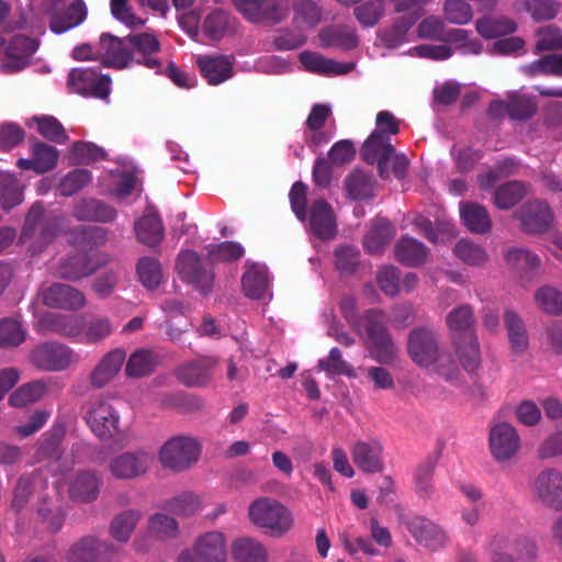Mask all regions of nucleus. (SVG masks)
Returning a JSON list of instances; mask_svg holds the SVG:
<instances>
[{"label":"nucleus","mask_w":562,"mask_h":562,"mask_svg":"<svg viewBox=\"0 0 562 562\" xmlns=\"http://www.w3.org/2000/svg\"><path fill=\"white\" fill-rule=\"evenodd\" d=\"M136 271L140 283L147 289H156L162 280L160 262L151 257L139 259Z\"/></svg>","instance_id":"nucleus-57"},{"label":"nucleus","mask_w":562,"mask_h":562,"mask_svg":"<svg viewBox=\"0 0 562 562\" xmlns=\"http://www.w3.org/2000/svg\"><path fill=\"white\" fill-rule=\"evenodd\" d=\"M505 326L512 348L516 352H524L528 348L529 336L521 317L513 311H507Z\"/></svg>","instance_id":"nucleus-51"},{"label":"nucleus","mask_w":562,"mask_h":562,"mask_svg":"<svg viewBox=\"0 0 562 562\" xmlns=\"http://www.w3.org/2000/svg\"><path fill=\"white\" fill-rule=\"evenodd\" d=\"M300 61L306 70L321 75H340L347 71L344 65L315 52H302L300 54Z\"/></svg>","instance_id":"nucleus-49"},{"label":"nucleus","mask_w":562,"mask_h":562,"mask_svg":"<svg viewBox=\"0 0 562 562\" xmlns=\"http://www.w3.org/2000/svg\"><path fill=\"white\" fill-rule=\"evenodd\" d=\"M350 453L360 471L378 473L383 470V446L378 439L356 441L351 446Z\"/></svg>","instance_id":"nucleus-24"},{"label":"nucleus","mask_w":562,"mask_h":562,"mask_svg":"<svg viewBox=\"0 0 562 562\" xmlns=\"http://www.w3.org/2000/svg\"><path fill=\"white\" fill-rule=\"evenodd\" d=\"M153 461V454L145 450L127 451L111 459L109 471L115 479L133 480L145 475Z\"/></svg>","instance_id":"nucleus-15"},{"label":"nucleus","mask_w":562,"mask_h":562,"mask_svg":"<svg viewBox=\"0 0 562 562\" xmlns=\"http://www.w3.org/2000/svg\"><path fill=\"white\" fill-rule=\"evenodd\" d=\"M460 216L463 224L472 233L484 234L491 228V218L487 211L477 203H460Z\"/></svg>","instance_id":"nucleus-42"},{"label":"nucleus","mask_w":562,"mask_h":562,"mask_svg":"<svg viewBox=\"0 0 562 562\" xmlns=\"http://www.w3.org/2000/svg\"><path fill=\"white\" fill-rule=\"evenodd\" d=\"M236 10L249 22L278 23L286 15L284 0H233Z\"/></svg>","instance_id":"nucleus-13"},{"label":"nucleus","mask_w":562,"mask_h":562,"mask_svg":"<svg viewBox=\"0 0 562 562\" xmlns=\"http://www.w3.org/2000/svg\"><path fill=\"white\" fill-rule=\"evenodd\" d=\"M488 442L491 454L501 463L512 461L521 448V440L516 428L505 422L491 428Z\"/></svg>","instance_id":"nucleus-12"},{"label":"nucleus","mask_w":562,"mask_h":562,"mask_svg":"<svg viewBox=\"0 0 562 562\" xmlns=\"http://www.w3.org/2000/svg\"><path fill=\"white\" fill-rule=\"evenodd\" d=\"M293 23L300 31L314 29L322 20V8L314 0H294Z\"/></svg>","instance_id":"nucleus-41"},{"label":"nucleus","mask_w":562,"mask_h":562,"mask_svg":"<svg viewBox=\"0 0 562 562\" xmlns=\"http://www.w3.org/2000/svg\"><path fill=\"white\" fill-rule=\"evenodd\" d=\"M142 518L143 514L138 509L122 510L112 518L109 533L115 541L126 543L130 541Z\"/></svg>","instance_id":"nucleus-38"},{"label":"nucleus","mask_w":562,"mask_h":562,"mask_svg":"<svg viewBox=\"0 0 562 562\" xmlns=\"http://www.w3.org/2000/svg\"><path fill=\"white\" fill-rule=\"evenodd\" d=\"M318 38L323 47L345 50L356 48L359 43L356 30L346 25H330L324 27L319 32Z\"/></svg>","instance_id":"nucleus-35"},{"label":"nucleus","mask_w":562,"mask_h":562,"mask_svg":"<svg viewBox=\"0 0 562 562\" xmlns=\"http://www.w3.org/2000/svg\"><path fill=\"white\" fill-rule=\"evenodd\" d=\"M176 269L179 277L193 285L202 293H207L214 282V273L201 261L200 256L193 250H184L178 255Z\"/></svg>","instance_id":"nucleus-10"},{"label":"nucleus","mask_w":562,"mask_h":562,"mask_svg":"<svg viewBox=\"0 0 562 562\" xmlns=\"http://www.w3.org/2000/svg\"><path fill=\"white\" fill-rule=\"evenodd\" d=\"M394 147L387 135L372 132L361 148V157L368 164H378L379 173L382 178L390 176L387 164L393 155Z\"/></svg>","instance_id":"nucleus-26"},{"label":"nucleus","mask_w":562,"mask_h":562,"mask_svg":"<svg viewBox=\"0 0 562 562\" xmlns=\"http://www.w3.org/2000/svg\"><path fill=\"white\" fill-rule=\"evenodd\" d=\"M241 282L243 289L249 297L265 299L269 295L270 280L265 266H249L243 276Z\"/></svg>","instance_id":"nucleus-39"},{"label":"nucleus","mask_w":562,"mask_h":562,"mask_svg":"<svg viewBox=\"0 0 562 562\" xmlns=\"http://www.w3.org/2000/svg\"><path fill=\"white\" fill-rule=\"evenodd\" d=\"M233 558L238 562H268V553L261 542L243 537L232 544Z\"/></svg>","instance_id":"nucleus-44"},{"label":"nucleus","mask_w":562,"mask_h":562,"mask_svg":"<svg viewBox=\"0 0 562 562\" xmlns=\"http://www.w3.org/2000/svg\"><path fill=\"white\" fill-rule=\"evenodd\" d=\"M447 326L453 333V345L460 358L462 368L474 371L481 361L480 345L474 334L475 318L469 305H462L452 310L447 315Z\"/></svg>","instance_id":"nucleus-1"},{"label":"nucleus","mask_w":562,"mask_h":562,"mask_svg":"<svg viewBox=\"0 0 562 562\" xmlns=\"http://www.w3.org/2000/svg\"><path fill=\"white\" fill-rule=\"evenodd\" d=\"M527 193V188L519 181H509L497 188L494 193V203L501 210L515 206Z\"/></svg>","instance_id":"nucleus-54"},{"label":"nucleus","mask_w":562,"mask_h":562,"mask_svg":"<svg viewBox=\"0 0 562 562\" xmlns=\"http://www.w3.org/2000/svg\"><path fill=\"white\" fill-rule=\"evenodd\" d=\"M114 321L105 315H91L83 322L81 344L100 345L115 330Z\"/></svg>","instance_id":"nucleus-36"},{"label":"nucleus","mask_w":562,"mask_h":562,"mask_svg":"<svg viewBox=\"0 0 562 562\" xmlns=\"http://www.w3.org/2000/svg\"><path fill=\"white\" fill-rule=\"evenodd\" d=\"M68 85L77 93L106 99L111 79L91 68H75L68 74Z\"/></svg>","instance_id":"nucleus-19"},{"label":"nucleus","mask_w":562,"mask_h":562,"mask_svg":"<svg viewBox=\"0 0 562 562\" xmlns=\"http://www.w3.org/2000/svg\"><path fill=\"white\" fill-rule=\"evenodd\" d=\"M100 482V477L93 472H78L69 483V495L77 502H92L99 495Z\"/></svg>","instance_id":"nucleus-37"},{"label":"nucleus","mask_w":562,"mask_h":562,"mask_svg":"<svg viewBox=\"0 0 562 562\" xmlns=\"http://www.w3.org/2000/svg\"><path fill=\"white\" fill-rule=\"evenodd\" d=\"M32 122L37 125V131L43 137L58 144H64L68 140L65 128L54 116H34Z\"/></svg>","instance_id":"nucleus-62"},{"label":"nucleus","mask_w":562,"mask_h":562,"mask_svg":"<svg viewBox=\"0 0 562 562\" xmlns=\"http://www.w3.org/2000/svg\"><path fill=\"white\" fill-rule=\"evenodd\" d=\"M407 528L413 538L429 551H438L449 542L447 531L440 525L424 516L409 519Z\"/></svg>","instance_id":"nucleus-20"},{"label":"nucleus","mask_w":562,"mask_h":562,"mask_svg":"<svg viewBox=\"0 0 562 562\" xmlns=\"http://www.w3.org/2000/svg\"><path fill=\"white\" fill-rule=\"evenodd\" d=\"M396 259L409 267H417L426 262L428 257L427 247L419 240L403 236L395 245Z\"/></svg>","instance_id":"nucleus-40"},{"label":"nucleus","mask_w":562,"mask_h":562,"mask_svg":"<svg viewBox=\"0 0 562 562\" xmlns=\"http://www.w3.org/2000/svg\"><path fill=\"white\" fill-rule=\"evenodd\" d=\"M310 228L319 239H333L337 223L331 206L324 200H316L310 207Z\"/></svg>","instance_id":"nucleus-30"},{"label":"nucleus","mask_w":562,"mask_h":562,"mask_svg":"<svg viewBox=\"0 0 562 562\" xmlns=\"http://www.w3.org/2000/svg\"><path fill=\"white\" fill-rule=\"evenodd\" d=\"M439 351V335L435 329L429 326H419L409 331L407 352L418 367H430Z\"/></svg>","instance_id":"nucleus-9"},{"label":"nucleus","mask_w":562,"mask_h":562,"mask_svg":"<svg viewBox=\"0 0 562 562\" xmlns=\"http://www.w3.org/2000/svg\"><path fill=\"white\" fill-rule=\"evenodd\" d=\"M475 29L482 37L490 40L514 33L517 24L505 16L486 15L476 20Z\"/></svg>","instance_id":"nucleus-47"},{"label":"nucleus","mask_w":562,"mask_h":562,"mask_svg":"<svg viewBox=\"0 0 562 562\" xmlns=\"http://www.w3.org/2000/svg\"><path fill=\"white\" fill-rule=\"evenodd\" d=\"M538 104L533 97L519 91L508 92L505 100H495L490 104L488 113L493 117L508 115L512 120L526 121L537 111Z\"/></svg>","instance_id":"nucleus-14"},{"label":"nucleus","mask_w":562,"mask_h":562,"mask_svg":"<svg viewBox=\"0 0 562 562\" xmlns=\"http://www.w3.org/2000/svg\"><path fill=\"white\" fill-rule=\"evenodd\" d=\"M179 535L180 526L175 517L164 513H155L148 516L146 532L134 539L133 548L139 553H146L151 549L154 541H172Z\"/></svg>","instance_id":"nucleus-7"},{"label":"nucleus","mask_w":562,"mask_h":562,"mask_svg":"<svg viewBox=\"0 0 562 562\" xmlns=\"http://www.w3.org/2000/svg\"><path fill=\"white\" fill-rule=\"evenodd\" d=\"M233 31V24L228 14L222 9H214L207 13L202 32L211 41H220Z\"/></svg>","instance_id":"nucleus-45"},{"label":"nucleus","mask_w":562,"mask_h":562,"mask_svg":"<svg viewBox=\"0 0 562 562\" xmlns=\"http://www.w3.org/2000/svg\"><path fill=\"white\" fill-rule=\"evenodd\" d=\"M514 5L518 12H528L535 21L551 20L561 8L557 0H517Z\"/></svg>","instance_id":"nucleus-50"},{"label":"nucleus","mask_w":562,"mask_h":562,"mask_svg":"<svg viewBox=\"0 0 562 562\" xmlns=\"http://www.w3.org/2000/svg\"><path fill=\"white\" fill-rule=\"evenodd\" d=\"M135 232L140 243L155 247L164 238L161 220L156 214H147L135 223Z\"/></svg>","instance_id":"nucleus-46"},{"label":"nucleus","mask_w":562,"mask_h":562,"mask_svg":"<svg viewBox=\"0 0 562 562\" xmlns=\"http://www.w3.org/2000/svg\"><path fill=\"white\" fill-rule=\"evenodd\" d=\"M535 303L539 310L550 315L562 314V292L551 285H543L535 292Z\"/></svg>","instance_id":"nucleus-55"},{"label":"nucleus","mask_w":562,"mask_h":562,"mask_svg":"<svg viewBox=\"0 0 562 562\" xmlns=\"http://www.w3.org/2000/svg\"><path fill=\"white\" fill-rule=\"evenodd\" d=\"M63 220L58 216L46 217L43 206L34 204L29 211L21 238H35L38 246L49 243L58 233Z\"/></svg>","instance_id":"nucleus-11"},{"label":"nucleus","mask_w":562,"mask_h":562,"mask_svg":"<svg viewBox=\"0 0 562 562\" xmlns=\"http://www.w3.org/2000/svg\"><path fill=\"white\" fill-rule=\"evenodd\" d=\"M157 364V357L150 350L138 349L128 357L125 373L130 378H143L153 373Z\"/></svg>","instance_id":"nucleus-48"},{"label":"nucleus","mask_w":562,"mask_h":562,"mask_svg":"<svg viewBox=\"0 0 562 562\" xmlns=\"http://www.w3.org/2000/svg\"><path fill=\"white\" fill-rule=\"evenodd\" d=\"M46 392L43 381H33L20 386L9 398L12 406L22 407L41 400Z\"/></svg>","instance_id":"nucleus-59"},{"label":"nucleus","mask_w":562,"mask_h":562,"mask_svg":"<svg viewBox=\"0 0 562 562\" xmlns=\"http://www.w3.org/2000/svg\"><path fill=\"white\" fill-rule=\"evenodd\" d=\"M75 215L81 221L111 222L115 218V211L97 200L83 201L75 211Z\"/></svg>","instance_id":"nucleus-53"},{"label":"nucleus","mask_w":562,"mask_h":562,"mask_svg":"<svg viewBox=\"0 0 562 562\" xmlns=\"http://www.w3.org/2000/svg\"><path fill=\"white\" fill-rule=\"evenodd\" d=\"M520 70L529 76H555L562 77V54L543 56L530 64L521 66Z\"/></svg>","instance_id":"nucleus-52"},{"label":"nucleus","mask_w":562,"mask_h":562,"mask_svg":"<svg viewBox=\"0 0 562 562\" xmlns=\"http://www.w3.org/2000/svg\"><path fill=\"white\" fill-rule=\"evenodd\" d=\"M431 366H434L436 373L448 382L457 381L460 378V366L462 363L456 351L452 353L440 350Z\"/></svg>","instance_id":"nucleus-56"},{"label":"nucleus","mask_w":562,"mask_h":562,"mask_svg":"<svg viewBox=\"0 0 562 562\" xmlns=\"http://www.w3.org/2000/svg\"><path fill=\"white\" fill-rule=\"evenodd\" d=\"M196 63L203 77L211 85H220L233 76V61L227 56H200Z\"/></svg>","instance_id":"nucleus-33"},{"label":"nucleus","mask_w":562,"mask_h":562,"mask_svg":"<svg viewBox=\"0 0 562 562\" xmlns=\"http://www.w3.org/2000/svg\"><path fill=\"white\" fill-rule=\"evenodd\" d=\"M207 258L211 263L237 260L244 255V248L238 243L224 241L207 246Z\"/></svg>","instance_id":"nucleus-63"},{"label":"nucleus","mask_w":562,"mask_h":562,"mask_svg":"<svg viewBox=\"0 0 562 562\" xmlns=\"http://www.w3.org/2000/svg\"><path fill=\"white\" fill-rule=\"evenodd\" d=\"M227 558L226 536L211 530L199 535L189 548L183 549L177 562H226Z\"/></svg>","instance_id":"nucleus-5"},{"label":"nucleus","mask_w":562,"mask_h":562,"mask_svg":"<svg viewBox=\"0 0 562 562\" xmlns=\"http://www.w3.org/2000/svg\"><path fill=\"white\" fill-rule=\"evenodd\" d=\"M131 64H143L157 72L162 71L161 63L153 54L159 50L160 44L157 37L150 33H137L127 36Z\"/></svg>","instance_id":"nucleus-23"},{"label":"nucleus","mask_w":562,"mask_h":562,"mask_svg":"<svg viewBox=\"0 0 562 562\" xmlns=\"http://www.w3.org/2000/svg\"><path fill=\"white\" fill-rule=\"evenodd\" d=\"M75 352L65 345L43 344L30 355L33 366L44 371H61L75 361Z\"/></svg>","instance_id":"nucleus-18"},{"label":"nucleus","mask_w":562,"mask_h":562,"mask_svg":"<svg viewBox=\"0 0 562 562\" xmlns=\"http://www.w3.org/2000/svg\"><path fill=\"white\" fill-rule=\"evenodd\" d=\"M86 420L98 437L110 438L119 429L120 416L108 400L99 398L88 405Z\"/></svg>","instance_id":"nucleus-17"},{"label":"nucleus","mask_w":562,"mask_h":562,"mask_svg":"<svg viewBox=\"0 0 562 562\" xmlns=\"http://www.w3.org/2000/svg\"><path fill=\"white\" fill-rule=\"evenodd\" d=\"M110 262L105 254H97L90 257L76 255L68 258L59 267V274L69 280H79L92 274L95 270Z\"/></svg>","instance_id":"nucleus-28"},{"label":"nucleus","mask_w":562,"mask_h":562,"mask_svg":"<svg viewBox=\"0 0 562 562\" xmlns=\"http://www.w3.org/2000/svg\"><path fill=\"white\" fill-rule=\"evenodd\" d=\"M394 235L393 225L387 220L379 218L366 235L363 246L368 252L379 254L389 245Z\"/></svg>","instance_id":"nucleus-43"},{"label":"nucleus","mask_w":562,"mask_h":562,"mask_svg":"<svg viewBox=\"0 0 562 562\" xmlns=\"http://www.w3.org/2000/svg\"><path fill=\"white\" fill-rule=\"evenodd\" d=\"M250 521L269 531L271 536L280 537L293 526L290 509L281 502L271 497H258L248 507Z\"/></svg>","instance_id":"nucleus-3"},{"label":"nucleus","mask_w":562,"mask_h":562,"mask_svg":"<svg viewBox=\"0 0 562 562\" xmlns=\"http://www.w3.org/2000/svg\"><path fill=\"white\" fill-rule=\"evenodd\" d=\"M436 461L428 459L420 463L414 473L415 490L423 498H429L434 494L432 476Z\"/></svg>","instance_id":"nucleus-60"},{"label":"nucleus","mask_w":562,"mask_h":562,"mask_svg":"<svg viewBox=\"0 0 562 562\" xmlns=\"http://www.w3.org/2000/svg\"><path fill=\"white\" fill-rule=\"evenodd\" d=\"M95 55L106 66L116 68L130 66L131 55L127 36L121 40L109 34H102L95 48Z\"/></svg>","instance_id":"nucleus-27"},{"label":"nucleus","mask_w":562,"mask_h":562,"mask_svg":"<svg viewBox=\"0 0 562 562\" xmlns=\"http://www.w3.org/2000/svg\"><path fill=\"white\" fill-rule=\"evenodd\" d=\"M318 368L329 374L356 376L353 367L342 359L338 348H333L326 358L321 359Z\"/></svg>","instance_id":"nucleus-64"},{"label":"nucleus","mask_w":562,"mask_h":562,"mask_svg":"<svg viewBox=\"0 0 562 562\" xmlns=\"http://www.w3.org/2000/svg\"><path fill=\"white\" fill-rule=\"evenodd\" d=\"M38 41L25 35L13 36L4 47V58L0 68L5 74L23 70L38 48Z\"/></svg>","instance_id":"nucleus-16"},{"label":"nucleus","mask_w":562,"mask_h":562,"mask_svg":"<svg viewBox=\"0 0 562 562\" xmlns=\"http://www.w3.org/2000/svg\"><path fill=\"white\" fill-rule=\"evenodd\" d=\"M505 260L519 279L527 281L531 280L533 272L541 265V260L536 254L517 247L508 249Z\"/></svg>","instance_id":"nucleus-34"},{"label":"nucleus","mask_w":562,"mask_h":562,"mask_svg":"<svg viewBox=\"0 0 562 562\" xmlns=\"http://www.w3.org/2000/svg\"><path fill=\"white\" fill-rule=\"evenodd\" d=\"M45 11L49 18V27L56 34H61L81 24L87 16V8L82 0H45Z\"/></svg>","instance_id":"nucleus-8"},{"label":"nucleus","mask_w":562,"mask_h":562,"mask_svg":"<svg viewBox=\"0 0 562 562\" xmlns=\"http://www.w3.org/2000/svg\"><path fill=\"white\" fill-rule=\"evenodd\" d=\"M114 553L115 548L111 542L87 536L71 544L67 560L69 562H106Z\"/></svg>","instance_id":"nucleus-21"},{"label":"nucleus","mask_w":562,"mask_h":562,"mask_svg":"<svg viewBox=\"0 0 562 562\" xmlns=\"http://www.w3.org/2000/svg\"><path fill=\"white\" fill-rule=\"evenodd\" d=\"M442 14L448 23L465 25L473 19V9L463 0H446L442 7Z\"/></svg>","instance_id":"nucleus-58"},{"label":"nucleus","mask_w":562,"mask_h":562,"mask_svg":"<svg viewBox=\"0 0 562 562\" xmlns=\"http://www.w3.org/2000/svg\"><path fill=\"white\" fill-rule=\"evenodd\" d=\"M126 360L124 349L115 348L102 356L89 375V382L94 389H102L110 384L120 373Z\"/></svg>","instance_id":"nucleus-25"},{"label":"nucleus","mask_w":562,"mask_h":562,"mask_svg":"<svg viewBox=\"0 0 562 562\" xmlns=\"http://www.w3.org/2000/svg\"><path fill=\"white\" fill-rule=\"evenodd\" d=\"M385 316L382 312L371 310L366 313L359 325L369 356L379 363L391 364L395 361L398 349L385 327Z\"/></svg>","instance_id":"nucleus-2"},{"label":"nucleus","mask_w":562,"mask_h":562,"mask_svg":"<svg viewBox=\"0 0 562 562\" xmlns=\"http://www.w3.org/2000/svg\"><path fill=\"white\" fill-rule=\"evenodd\" d=\"M490 562H517L512 551L521 562H533L538 555L536 543L528 537L509 531H498L487 546Z\"/></svg>","instance_id":"nucleus-4"},{"label":"nucleus","mask_w":562,"mask_h":562,"mask_svg":"<svg viewBox=\"0 0 562 562\" xmlns=\"http://www.w3.org/2000/svg\"><path fill=\"white\" fill-rule=\"evenodd\" d=\"M453 252L460 260L471 266L484 265L488 259L485 249L469 239L459 240Z\"/></svg>","instance_id":"nucleus-61"},{"label":"nucleus","mask_w":562,"mask_h":562,"mask_svg":"<svg viewBox=\"0 0 562 562\" xmlns=\"http://www.w3.org/2000/svg\"><path fill=\"white\" fill-rule=\"evenodd\" d=\"M44 304L50 307L79 310L86 305L83 293L63 283H55L42 291Z\"/></svg>","instance_id":"nucleus-29"},{"label":"nucleus","mask_w":562,"mask_h":562,"mask_svg":"<svg viewBox=\"0 0 562 562\" xmlns=\"http://www.w3.org/2000/svg\"><path fill=\"white\" fill-rule=\"evenodd\" d=\"M519 218L526 232L538 234L544 232L551 225L552 213L547 203L535 201L520 209Z\"/></svg>","instance_id":"nucleus-31"},{"label":"nucleus","mask_w":562,"mask_h":562,"mask_svg":"<svg viewBox=\"0 0 562 562\" xmlns=\"http://www.w3.org/2000/svg\"><path fill=\"white\" fill-rule=\"evenodd\" d=\"M532 492L548 507L562 509V471L555 468L540 471L532 483Z\"/></svg>","instance_id":"nucleus-22"},{"label":"nucleus","mask_w":562,"mask_h":562,"mask_svg":"<svg viewBox=\"0 0 562 562\" xmlns=\"http://www.w3.org/2000/svg\"><path fill=\"white\" fill-rule=\"evenodd\" d=\"M201 453V446L195 438L177 436L167 440L158 452L162 468L183 471L195 463Z\"/></svg>","instance_id":"nucleus-6"},{"label":"nucleus","mask_w":562,"mask_h":562,"mask_svg":"<svg viewBox=\"0 0 562 562\" xmlns=\"http://www.w3.org/2000/svg\"><path fill=\"white\" fill-rule=\"evenodd\" d=\"M216 364L217 360L214 358H202L183 363L177 369L176 374L187 386H202L209 382Z\"/></svg>","instance_id":"nucleus-32"}]
</instances>
